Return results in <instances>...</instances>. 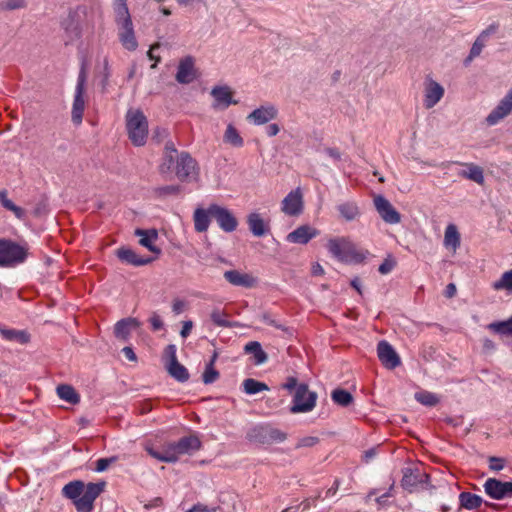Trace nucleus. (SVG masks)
<instances>
[{"mask_svg":"<svg viewBox=\"0 0 512 512\" xmlns=\"http://www.w3.org/2000/svg\"><path fill=\"white\" fill-rule=\"evenodd\" d=\"M250 441L258 442L261 444H268L267 431L265 425H258L251 429L248 433Z\"/></svg>","mask_w":512,"mask_h":512,"instance_id":"c03bdc74","label":"nucleus"},{"mask_svg":"<svg viewBox=\"0 0 512 512\" xmlns=\"http://www.w3.org/2000/svg\"><path fill=\"white\" fill-rule=\"evenodd\" d=\"M320 234L319 230L310 225H301L294 231L290 232L286 240L294 244H307L311 239L317 237Z\"/></svg>","mask_w":512,"mask_h":512,"instance_id":"dca6fc26","label":"nucleus"},{"mask_svg":"<svg viewBox=\"0 0 512 512\" xmlns=\"http://www.w3.org/2000/svg\"><path fill=\"white\" fill-rule=\"evenodd\" d=\"M177 458L182 455L191 454L200 449L201 442L196 436H188L181 438L178 442L170 443Z\"/></svg>","mask_w":512,"mask_h":512,"instance_id":"a211bd4d","label":"nucleus"},{"mask_svg":"<svg viewBox=\"0 0 512 512\" xmlns=\"http://www.w3.org/2000/svg\"><path fill=\"white\" fill-rule=\"evenodd\" d=\"M86 107L84 98H75L72 107V122L75 125H80L83 119V113Z\"/></svg>","mask_w":512,"mask_h":512,"instance_id":"a19ab883","label":"nucleus"},{"mask_svg":"<svg viewBox=\"0 0 512 512\" xmlns=\"http://www.w3.org/2000/svg\"><path fill=\"white\" fill-rule=\"evenodd\" d=\"M27 249L7 240H0V266H15L27 258Z\"/></svg>","mask_w":512,"mask_h":512,"instance_id":"39448f33","label":"nucleus"},{"mask_svg":"<svg viewBox=\"0 0 512 512\" xmlns=\"http://www.w3.org/2000/svg\"><path fill=\"white\" fill-rule=\"evenodd\" d=\"M484 490L487 495L496 500L512 496V481L502 482L495 478H489L484 483Z\"/></svg>","mask_w":512,"mask_h":512,"instance_id":"f8f14e48","label":"nucleus"},{"mask_svg":"<svg viewBox=\"0 0 512 512\" xmlns=\"http://www.w3.org/2000/svg\"><path fill=\"white\" fill-rule=\"evenodd\" d=\"M245 351L254 355L256 364H263L268 359L266 352L257 341L247 343L245 345Z\"/></svg>","mask_w":512,"mask_h":512,"instance_id":"f704fd0d","label":"nucleus"},{"mask_svg":"<svg viewBox=\"0 0 512 512\" xmlns=\"http://www.w3.org/2000/svg\"><path fill=\"white\" fill-rule=\"evenodd\" d=\"M499 28V25L497 23H492L490 24L486 29H484L476 39H478L479 41L483 42L485 45L488 41V39L496 33V31L498 30Z\"/></svg>","mask_w":512,"mask_h":512,"instance_id":"5fc2aeb1","label":"nucleus"},{"mask_svg":"<svg viewBox=\"0 0 512 512\" xmlns=\"http://www.w3.org/2000/svg\"><path fill=\"white\" fill-rule=\"evenodd\" d=\"M265 426H266V431H267L268 444H271L274 442H283L284 440H286V438H287L286 433H284L283 431H281L277 428H273L269 425H265Z\"/></svg>","mask_w":512,"mask_h":512,"instance_id":"de8ad7c7","label":"nucleus"},{"mask_svg":"<svg viewBox=\"0 0 512 512\" xmlns=\"http://www.w3.org/2000/svg\"><path fill=\"white\" fill-rule=\"evenodd\" d=\"M242 385L244 392L249 395L269 390V387L265 383L252 378L245 379Z\"/></svg>","mask_w":512,"mask_h":512,"instance_id":"e433bc0d","label":"nucleus"},{"mask_svg":"<svg viewBox=\"0 0 512 512\" xmlns=\"http://www.w3.org/2000/svg\"><path fill=\"white\" fill-rule=\"evenodd\" d=\"M166 369L169 375L179 382H186L189 379L188 370L178 361L174 363H167Z\"/></svg>","mask_w":512,"mask_h":512,"instance_id":"7c9ffc66","label":"nucleus"},{"mask_svg":"<svg viewBox=\"0 0 512 512\" xmlns=\"http://www.w3.org/2000/svg\"><path fill=\"white\" fill-rule=\"evenodd\" d=\"M415 399L425 406H435L439 403V398L436 394L429 391H420L415 394Z\"/></svg>","mask_w":512,"mask_h":512,"instance_id":"a18cd8bd","label":"nucleus"},{"mask_svg":"<svg viewBox=\"0 0 512 512\" xmlns=\"http://www.w3.org/2000/svg\"><path fill=\"white\" fill-rule=\"evenodd\" d=\"M106 483H88L87 485L80 480L67 483L63 489L64 497L72 500L78 512H91L94 508V501L103 492Z\"/></svg>","mask_w":512,"mask_h":512,"instance_id":"f257e3e1","label":"nucleus"},{"mask_svg":"<svg viewBox=\"0 0 512 512\" xmlns=\"http://www.w3.org/2000/svg\"><path fill=\"white\" fill-rule=\"evenodd\" d=\"M178 152L171 144H166L165 146V157L162 165L160 166V170L162 173L169 171L172 169L174 165V159L177 157Z\"/></svg>","mask_w":512,"mask_h":512,"instance_id":"4c0bfd02","label":"nucleus"},{"mask_svg":"<svg viewBox=\"0 0 512 512\" xmlns=\"http://www.w3.org/2000/svg\"><path fill=\"white\" fill-rule=\"evenodd\" d=\"M176 352H177V348L174 344H170L165 348L164 355H163L164 360H165V365L167 363H174V362L178 361Z\"/></svg>","mask_w":512,"mask_h":512,"instance_id":"bf43d9fd","label":"nucleus"},{"mask_svg":"<svg viewBox=\"0 0 512 512\" xmlns=\"http://www.w3.org/2000/svg\"><path fill=\"white\" fill-rule=\"evenodd\" d=\"M140 326L139 321L136 318H126L118 321L115 324L114 333L115 336L122 340H127L130 332L133 328Z\"/></svg>","mask_w":512,"mask_h":512,"instance_id":"393cba45","label":"nucleus"},{"mask_svg":"<svg viewBox=\"0 0 512 512\" xmlns=\"http://www.w3.org/2000/svg\"><path fill=\"white\" fill-rule=\"evenodd\" d=\"M57 395L60 399L70 403L78 404L80 402V395L76 390L68 384L58 385L56 388Z\"/></svg>","mask_w":512,"mask_h":512,"instance_id":"c85d7f7f","label":"nucleus"},{"mask_svg":"<svg viewBox=\"0 0 512 512\" xmlns=\"http://www.w3.org/2000/svg\"><path fill=\"white\" fill-rule=\"evenodd\" d=\"M247 224L250 232L256 237L264 236L270 229L269 221L258 212H252L247 216Z\"/></svg>","mask_w":512,"mask_h":512,"instance_id":"aec40b11","label":"nucleus"},{"mask_svg":"<svg viewBox=\"0 0 512 512\" xmlns=\"http://www.w3.org/2000/svg\"><path fill=\"white\" fill-rule=\"evenodd\" d=\"M277 117V109L273 105L261 106L249 114L248 119L256 125H262Z\"/></svg>","mask_w":512,"mask_h":512,"instance_id":"412c9836","label":"nucleus"},{"mask_svg":"<svg viewBox=\"0 0 512 512\" xmlns=\"http://www.w3.org/2000/svg\"><path fill=\"white\" fill-rule=\"evenodd\" d=\"M135 234L140 237L139 243L143 247H146L149 251H151L155 254H160L161 250L154 245V242L158 238V233L155 229H152V230L137 229L135 231Z\"/></svg>","mask_w":512,"mask_h":512,"instance_id":"b1692460","label":"nucleus"},{"mask_svg":"<svg viewBox=\"0 0 512 512\" xmlns=\"http://www.w3.org/2000/svg\"><path fill=\"white\" fill-rule=\"evenodd\" d=\"M87 71H88V62L86 59L83 58L81 60V67H80V72L78 75V80H77V85L75 88L74 96H77V97L83 96V94L85 92L84 85H85V82L87 79Z\"/></svg>","mask_w":512,"mask_h":512,"instance_id":"58836bf2","label":"nucleus"},{"mask_svg":"<svg viewBox=\"0 0 512 512\" xmlns=\"http://www.w3.org/2000/svg\"><path fill=\"white\" fill-rule=\"evenodd\" d=\"M212 217L211 205L207 208H196L193 213L194 228L197 232H206L210 225V218Z\"/></svg>","mask_w":512,"mask_h":512,"instance_id":"5701e85b","label":"nucleus"},{"mask_svg":"<svg viewBox=\"0 0 512 512\" xmlns=\"http://www.w3.org/2000/svg\"><path fill=\"white\" fill-rule=\"evenodd\" d=\"M238 103L234 98H215L212 103V107L216 111H222L228 108L230 105H236Z\"/></svg>","mask_w":512,"mask_h":512,"instance_id":"864d4df0","label":"nucleus"},{"mask_svg":"<svg viewBox=\"0 0 512 512\" xmlns=\"http://www.w3.org/2000/svg\"><path fill=\"white\" fill-rule=\"evenodd\" d=\"M504 459L499 457H490L489 458V468L494 471H500L504 468Z\"/></svg>","mask_w":512,"mask_h":512,"instance_id":"0e129e2a","label":"nucleus"},{"mask_svg":"<svg viewBox=\"0 0 512 512\" xmlns=\"http://www.w3.org/2000/svg\"><path fill=\"white\" fill-rule=\"evenodd\" d=\"M117 257L127 264L133 266H142L150 263L152 261L151 258H143L139 256L135 251L130 248L121 247L117 250Z\"/></svg>","mask_w":512,"mask_h":512,"instance_id":"4be33fe9","label":"nucleus"},{"mask_svg":"<svg viewBox=\"0 0 512 512\" xmlns=\"http://www.w3.org/2000/svg\"><path fill=\"white\" fill-rule=\"evenodd\" d=\"M210 318L213 323L220 327H229L230 323L227 320V314L224 310L215 308L210 314Z\"/></svg>","mask_w":512,"mask_h":512,"instance_id":"49530a36","label":"nucleus"},{"mask_svg":"<svg viewBox=\"0 0 512 512\" xmlns=\"http://www.w3.org/2000/svg\"><path fill=\"white\" fill-rule=\"evenodd\" d=\"M172 168L177 178L183 182L196 180L198 167L196 161L186 152H182L174 159Z\"/></svg>","mask_w":512,"mask_h":512,"instance_id":"423d86ee","label":"nucleus"},{"mask_svg":"<svg viewBox=\"0 0 512 512\" xmlns=\"http://www.w3.org/2000/svg\"><path fill=\"white\" fill-rule=\"evenodd\" d=\"M146 451L151 457L161 462L173 463L178 460L177 455L175 454L170 443L164 445L162 451H157L152 447L148 446L146 447Z\"/></svg>","mask_w":512,"mask_h":512,"instance_id":"a878e982","label":"nucleus"},{"mask_svg":"<svg viewBox=\"0 0 512 512\" xmlns=\"http://www.w3.org/2000/svg\"><path fill=\"white\" fill-rule=\"evenodd\" d=\"M0 334L3 337V339L10 342L26 344L30 341V335L24 330L5 328L0 329Z\"/></svg>","mask_w":512,"mask_h":512,"instance_id":"cd10ccee","label":"nucleus"},{"mask_svg":"<svg viewBox=\"0 0 512 512\" xmlns=\"http://www.w3.org/2000/svg\"><path fill=\"white\" fill-rule=\"evenodd\" d=\"M373 204L380 218L385 223L395 225L401 222V214L383 195H375L373 197Z\"/></svg>","mask_w":512,"mask_h":512,"instance_id":"6e6552de","label":"nucleus"},{"mask_svg":"<svg viewBox=\"0 0 512 512\" xmlns=\"http://www.w3.org/2000/svg\"><path fill=\"white\" fill-rule=\"evenodd\" d=\"M444 88L436 81L428 79L426 82V95L425 96H443Z\"/></svg>","mask_w":512,"mask_h":512,"instance_id":"8fccbe9b","label":"nucleus"},{"mask_svg":"<svg viewBox=\"0 0 512 512\" xmlns=\"http://www.w3.org/2000/svg\"><path fill=\"white\" fill-rule=\"evenodd\" d=\"M126 2L127 0H113L115 22L121 45L126 50L134 51L138 47V41L135 36L132 19Z\"/></svg>","mask_w":512,"mask_h":512,"instance_id":"f03ea898","label":"nucleus"},{"mask_svg":"<svg viewBox=\"0 0 512 512\" xmlns=\"http://www.w3.org/2000/svg\"><path fill=\"white\" fill-rule=\"evenodd\" d=\"M236 91L227 84H219L212 88L211 96H233Z\"/></svg>","mask_w":512,"mask_h":512,"instance_id":"603ef678","label":"nucleus"},{"mask_svg":"<svg viewBox=\"0 0 512 512\" xmlns=\"http://www.w3.org/2000/svg\"><path fill=\"white\" fill-rule=\"evenodd\" d=\"M0 202L4 208L13 212L18 219H22L25 216L24 210L8 199L7 192L5 190L0 191Z\"/></svg>","mask_w":512,"mask_h":512,"instance_id":"79ce46f5","label":"nucleus"},{"mask_svg":"<svg viewBox=\"0 0 512 512\" xmlns=\"http://www.w3.org/2000/svg\"><path fill=\"white\" fill-rule=\"evenodd\" d=\"M24 6V0H5L0 3L4 10H14Z\"/></svg>","mask_w":512,"mask_h":512,"instance_id":"680f3d73","label":"nucleus"},{"mask_svg":"<svg viewBox=\"0 0 512 512\" xmlns=\"http://www.w3.org/2000/svg\"><path fill=\"white\" fill-rule=\"evenodd\" d=\"M444 246L453 253L460 247V233L454 224H449L445 229Z\"/></svg>","mask_w":512,"mask_h":512,"instance_id":"bb28decb","label":"nucleus"},{"mask_svg":"<svg viewBox=\"0 0 512 512\" xmlns=\"http://www.w3.org/2000/svg\"><path fill=\"white\" fill-rule=\"evenodd\" d=\"M117 461V457L113 456L110 458H100L96 461L95 470L97 472L105 471L111 464Z\"/></svg>","mask_w":512,"mask_h":512,"instance_id":"052dcab7","label":"nucleus"},{"mask_svg":"<svg viewBox=\"0 0 512 512\" xmlns=\"http://www.w3.org/2000/svg\"><path fill=\"white\" fill-rule=\"evenodd\" d=\"M459 501L462 508L473 510L480 507L483 499L476 494H472L470 492H462L459 495Z\"/></svg>","mask_w":512,"mask_h":512,"instance_id":"2f4dec72","label":"nucleus"},{"mask_svg":"<svg viewBox=\"0 0 512 512\" xmlns=\"http://www.w3.org/2000/svg\"><path fill=\"white\" fill-rule=\"evenodd\" d=\"M377 355L382 365L387 369H394L401 364L399 355L392 345L385 340L378 343Z\"/></svg>","mask_w":512,"mask_h":512,"instance_id":"ddd939ff","label":"nucleus"},{"mask_svg":"<svg viewBox=\"0 0 512 512\" xmlns=\"http://www.w3.org/2000/svg\"><path fill=\"white\" fill-rule=\"evenodd\" d=\"M149 322H150L153 330H155V331L163 328V321H162L161 317L156 313L152 314V316L149 319Z\"/></svg>","mask_w":512,"mask_h":512,"instance_id":"774afa93","label":"nucleus"},{"mask_svg":"<svg viewBox=\"0 0 512 512\" xmlns=\"http://www.w3.org/2000/svg\"><path fill=\"white\" fill-rule=\"evenodd\" d=\"M495 291H506L512 293V269L504 272L501 277L492 283Z\"/></svg>","mask_w":512,"mask_h":512,"instance_id":"c9c22d12","label":"nucleus"},{"mask_svg":"<svg viewBox=\"0 0 512 512\" xmlns=\"http://www.w3.org/2000/svg\"><path fill=\"white\" fill-rule=\"evenodd\" d=\"M329 252L339 261L348 264H360L365 261L369 252L360 250L345 237L330 239L327 244Z\"/></svg>","mask_w":512,"mask_h":512,"instance_id":"7ed1b4c3","label":"nucleus"},{"mask_svg":"<svg viewBox=\"0 0 512 512\" xmlns=\"http://www.w3.org/2000/svg\"><path fill=\"white\" fill-rule=\"evenodd\" d=\"M219 378V372L212 367V363H208L202 375V380L205 384H212Z\"/></svg>","mask_w":512,"mask_h":512,"instance_id":"3c124183","label":"nucleus"},{"mask_svg":"<svg viewBox=\"0 0 512 512\" xmlns=\"http://www.w3.org/2000/svg\"><path fill=\"white\" fill-rule=\"evenodd\" d=\"M318 438L314 436H308L300 439L297 443V448L300 447H312L318 443Z\"/></svg>","mask_w":512,"mask_h":512,"instance_id":"69168bd1","label":"nucleus"},{"mask_svg":"<svg viewBox=\"0 0 512 512\" xmlns=\"http://www.w3.org/2000/svg\"><path fill=\"white\" fill-rule=\"evenodd\" d=\"M224 278L234 286L252 288L256 285L257 279L248 273L238 270H229L224 273Z\"/></svg>","mask_w":512,"mask_h":512,"instance_id":"6ab92c4d","label":"nucleus"},{"mask_svg":"<svg viewBox=\"0 0 512 512\" xmlns=\"http://www.w3.org/2000/svg\"><path fill=\"white\" fill-rule=\"evenodd\" d=\"M316 400L317 394L309 391L308 386L301 383L294 393L290 412L293 414L310 412L314 409Z\"/></svg>","mask_w":512,"mask_h":512,"instance_id":"0eeeda50","label":"nucleus"},{"mask_svg":"<svg viewBox=\"0 0 512 512\" xmlns=\"http://www.w3.org/2000/svg\"><path fill=\"white\" fill-rule=\"evenodd\" d=\"M125 126L129 140L134 146H143L148 137V120L143 111L131 107L125 115Z\"/></svg>","mask_w":512,"mask_h":512,"instance_id":"20e7f679","label":"nucleus"},{"mask_svg":"<svg viewBox=\"0 0 512 512\" xmlns=\"http://www.w3.org/2000/svg\"><path fill=\"white\" fill-rule=\"evenodd\" d=\"M224 141L234 147H241L243 145V139L236 130V128L229 124L224 133Z\"/></svg>","mask_w":512,"mask_h":512,"instance_id":"ea45409f","label":"nucleus"},{"mask_svg":"<svg viewBox=\"0 0 512 512\" xmlns=\"http://www.w3.org/2000/svg\"><path fill=\"white\" fill-rule=\"evenodd\" d=\"M212 218H214L219 227L225 232H233L238 226V221L233 213L225 207L217 204H211Z\"/></svg>","mask_w":512,"mask_h":512,"instance_id":"9d476101","label":"nucleus"},{"mask_svg":"<svg viewBox=\"0 0 512 512\" xmlns=\"http://www.w3.org/2000/svg\"><path fill=\"white\" fill-rule=\"evenodd\" d=\"M337 210L340 213L341 217L346 221H353L359 218L360 209L355 202H345L341 203L337 206Z\"/></svg>","mask_w":512,"mask_h":512,"instance_id":"c756f323","label":"nucleus"},{"mask_svg":"<svg viewBox=\"0 0 512 512\" xmlns=\"http://www.w3.org/2000/svg\"><path fill=\"white\" fill-rule=\"evenodd\" d=\"M303 194L300 188H296L287 194L282 200L281 211L288 216L296 217L303 212Z\"/></svg>","mask_w":512,"mask_h":512,"instance_id":"9b49d317","label":"nucleus"},{"mask_svg":"<svg viewBox=\"0 0 512 512\" xmlns=\"http://www.w3.org/2000/svg\"><path fill=\"white\" fill-rule=\"evenodd\" d=\"M499 28V25L497 23H492L490 24L486 29H484L476 39H478L479 41L483 42L485 45L488 41V39L496 33V31L498 30Z\"/></svg>","mask_w":512,"mask_h":512,"instance_id":"13d9d810","label":"nucleus"},{"mask_svg":"<svg viewBox=\"0 0 512 512\" xmlns=\"http://www.w3.org/2000/svg\"><path fill=\"white\" fill-rule=\"evenodd\" d=\"M62 27L64 28L67 34V43L72 42L80 37L81 30L79 25L74 21L73 17L69 15V17L63 21Z\"/></svg>","mask_w":512,"mask_h":512,"instance_id":"72a5a7b5","label":"nucleus"},{"mask_svg":"<svg viewBox=\"0 0 512 512\" xmlns=\"http://www.w3.org/2000/svg\"><path fill=\"white\" fill-rule=\"evenodd\" d=\"M499 28V25L497 23H492L490 24L486 29H484L476 39H478L479 41L483 42L485 45L488 41V39L496 33V31L498 30Z\"/></svg>","mask_w":512,"mask_h":512,"instance_id":"4d7b16f0","label":"nucleus"},{"mask_svg":"<svg viewBox=\"0 0 512 512\" xmlns=\"http://www.w3.org/2000/svg\"><path fill=\"white\" fill-rule=\"evenodd\" d=\"M159 195H176L180 193V187L177 185L162 186L157 189Z\"/></svg>","mask_w":512,"mask_h":512,"instance_id":"e2e57ef3","label":"nucleus"},{"mask_svg":"<svg viewBox=\"0 0 512 512\" xmlns=\"http://www.w3.org/2000/svg\"><path fill=\"white\" fill-rule=\"evenodd\" d=\"M402 472L401 486L410 493L417 491L429 479V475L419 468L407 467Z\"/></svg>","mask_w":512,"mask_h":512,"instance_id":"1a4fd4ad","label":"nucleus"},{"mask_svg":"<svg viewBox=\"0 0 512 512\" xmlns=\"http://www.w3.org/2000/svg\"><path fill=\"white\" fill-rule=\"evenodd\" d=\"M332 400L343 407L350 405L353 401V396L350 392L344 389H335L331 394Z\"/></svg>","mask_w":512,"mask_h":512,"instance_id":"37998d69","label":"nucleus"},{"mask_svg":"<svg viewBox=\"0 0 512 512\" xmlns=\"http://www.w3.org/2000/svg\"><path fill=\"white\" fill-rule=\"evenodd\" d=\"M512 113V98H503L486 117L489 126L498 124Z\"/></svg>","mask_w":512,"mask_h":512,"instance_id":"f3484780","label":"nucleus"},{"mask_svg":"<svg viewBox=\"0 0 512 512\" xmlns=\"http://www.w3.org/2000/svg\"><path fill=\"white\" fill-rule=\"evenodd\" d=\"M488 329L502 337H512V317L506 321L490 323Z\"/></svg>","mask_w":512,"mask_h":512,"instance_id":"473e14b6","label":"nucleus"},{"mask_svg":"<svg viewBox=\"0 0 512 512\" xmlns=\"http://www.w3.org/2000/svg\"><path fill=\"white\" fill-rule=\"evenodd\" d=\"M196 78L195 61L191 56L180 60L176 73V80L180 84H189Z\"/></svg>","mask_w":512,"mask_h":512,"instance_id":"2eb2a0df","label":"nucleus"},{"mask_svg":"<svg viewBox=\"0 0 512 512\" xmlns=\"http://www.w3.org/2000/svg\"><path fill=\"white\" fill-rule=\"evenodd\" d=\"M395 266V261L392 259H385L384 262L379 266L378 271L385 275L392 271Z\"/></svg>","mask_w":512,"mask_h":512,"instance_id":"338daca9","label":"nucleus"},{"mask_svg":"<svg viewBox=\"0 0 512 512\" xmlns=\"http://www.w3.org/2000/svg\"><path fill=\"white\" fill-rule=\"evenodd\" d=\"M462 166L463 168L458 171V176L470 181L475 182L478 185H484L485 177H484V169L472 162H454Z\"/></svg>","mask_w":512,"mask_h":512,"instance_id":"4468645a","label":"nucleus"},{"mask_svg":"<svg viewBox=\"0 0 512 512\" xmlns=\"http://www.w3.org/2000/svg\"><path fill=\"white\" fill-rule=\"evenodd\" d=\"M499 28V25L497 23H492L490 24L486 29H484L476 39H478L479 41L483 42L485 45L488 41V39L496 33V31L498 30Z\"/></svg>","mask_w":512,"mask_h":512,"instance_id":"6e6d98bb","label":"nucleus"},{"mask_svg":"<svg viewBox=\"0 0 512 512\" xmlns=\"http://www.w3.org/2000/svg\"><path fill=\"white\" fill-rule=\"evenodd\" d=\"M485 46L486 45L483 42L476 39L472 44L469 55L464 60V65L468 66L476 57H478Z\"/></svg>","mask_w":512,"mask_h":512,"instance_id":"09e8293b","label":"nucleus"}]
</instances>
